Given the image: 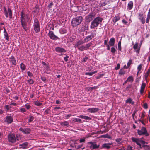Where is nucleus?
<instances>
[{"label":"nucleus","instance_id":"obj_48","mask_svg":"<svg viewBox=\"0 0 150 150\" xmlns=\"http://www.w3.org/2000/svg\"><path fill=\"white\" fill-rule=\"evenodd\" d=\"M28 82L29 83V84H33L34 83V81L33 79H30L28 80Z\"/></svg>","mask_w":150,"mask_h":150},{"label":"nucleus","instance_id":"obj_33","mask_svg":"<svg viewBox=\"0 0 150 150\" xmlns=\"http://www.w3.org/2000/svg\"><path fill=\"white\" fill-rule=\"evenodd\" d=\"M125 71L124 69H120L119 72V74L120 75H123L125 74Z\"/></svg>","mask_w":150,"mask_h":150},{"label":"nucleus","instance_id":"obj_22","mask_svg":"<svg viewBox=\"0 0 150 150\" xmlns=\"http://www.w3.org/2000/svg\"><path fill=\"white\" fill-rule=\"evenodd\" d=\"M115 43V40L114 38H110L109 42V44L110 46H114Z\"/></svg>","mask_w":150,"mask_h":150},{"label":"nucleus","instance_id":"obj_46","mask_svg":"<svg viewBox=\"0 0 150 150\" xmlns=\"http://www.w3.org/2000/svg\"><path fill=\"white\" fill-rule=\"evenodd\" d=\"M143 65L142 64H140V65H139L137 67V69L138 71V72H140V70H141L142 68V66Z\"/></svg>","mask_w":150,"mask_h":150},{"label":"nucleus","instance_id":"obj_32","mask_svg":"<svg viewBox=\"0 0 150 150\" xmlns=\"http://www.w3.org/2000/svg\"><path fill=\"white\" fill-rule=\"evenodd\" d=\"M102 146L103 148H106L107 149H109L110 148V146L108 145L107 143H105L103 144L102 145Z\"/></svg>","mask_w":150,"mask_h":150},{"label":"nucleus","instance_id":"obj_53","mask_svg":"<svg viewBox=\"0 0 150 150\" xmlns=\"http://www.w3.org/2000/svg\"><path fill=\"white\" fill-rule=\"evenodd\" d=\"M138 47V44L137 43H135L134 44V45L133 47V49L134 50H135L137 49Z\"/></svg>","mask_w":150,"mask_h":150},{"label":"nucleus","instance_id":"obj_40","mask_svg":"<svg viewBox=\"0 0 150 150\" xmlns=\"http://www.w3.org/2000/svg\"><path fill=\"white\" fill-rule=\"evenodd\" d=\"M118 50H121V39L119 42L118 43Z\"/></svg>","mask_w":150,"mask_h":150},{"label":"nucleus","instance_id":"obj_37","mask_svg":"<svg viewBox=\"0 0 150 150\" xmlns=\"http://www.w3.org/2000/svg\"><path fill=\"white\" fill-rule=\"evenodd\" d=\"M129 82H132L133 81V79L132 76H130L127 79Z\"/></svg>","mask_w":150,"mask_h":150},{"label":"nucleus","instance_id":"obj_36","mask_svg":"<svg viewBox=\"0 0 150 150\" xmlns=\"http://www.w3.org/2000/svg\"><path fill=\"white\" fill-rule=\"evenodd\" d=\"M34 119V117L32 116H30L28 120V123H31Z\"/></svg>","mask_w":150,"mask_h":150},{"label":"nucleus","instance_id":"obj_38","mask_svg":"<svg viewBox=\"0 0 150 150\" xmlns=\"http://www.w3.org/2000/svg\"><path fill=\"white\" fill-rule=\"evenodd\" d=\"M34 103L36 105L38 106H40L42 104V103L37 101H35Z\"/></svg>","mask_w":150,"mask_h":150},{"label":"nucleus","instance_id":"obj_15","mask_svg":"<svg viewBox=\"0 0 150 150\" xmlns=\"http://www.w3.org/2000/svg\"><path fill=\"white\" fill-rule=\"evenodd\" d=\"M138 19L140 20L142 24H144L145 23V20L143 15L142 13H138Z\"/></svg>","mask_w":150,"mask_h":150},{"label":"nucleus","instance_id":"obj_23","mask_svg":"<svg viewBox=\"0 0 150 150\" xmlns=\"http://www.w3.org/2000/svg\"><path fill=\"white\" fill-rule=\"evenodd\" d=\"M133 3L132 1H129L128 4L127 8L128 9L131 10L133 7Z\"/></svg>","mask_w":150,"mask_h":150},{"label":"nucleus","instance_id":"obj_54","mask_svg":"<svg viewBox=\"0 0 150 150\" xmlns=\"http://www.w3.org/2000/svg\"><path fill=\"white\" fill-rule=\"evenodd\" d=\"M140 143L142 144V145L143 144H147L148 143L146 142L145 141L142 140L141 139Z\"/></svg>","mask_w":150,"mask_h":150},{"label":"nucleus","instance_id":"obj_43","mask_svg":"<svg viewBox=\"0 0 150 150\" xmlns=\"http://www.w3.org/2000/svg\"><path fill=\"white\" fill-rule=\"evenodd\" d=\"M11 106L10 105H7L4 106V108L6 109L7 110V111H8L10 110V109L11 108Z\"/></svg>","mask_w":150,"mask_h":150},{"label":"nucleus","instance_id":"obj_27","mask_svg":"<svg viewBox=\"0 0 150 150\" xmlns=\"http://www.w3.org/2000/svg\"><path fill=\"white\" fill-rule=\"evenodd\" d=\"M126 103H129L133 105L134 103V102L132 101V100L131 98H129L125 101Z\"/></svg>","mask_w":150,"mask_h":150},{"label":"nucleus","instance_id":"obj_3","mask_svg":"<svg viewBox=\"0 0 150 150\" xmlns=\"http://www.w3.org/2000/svg\"><path fill=\"white\" fill-rule=\"evenodd\" d=\"M83 20V18L81 16H79L76 18H74L71 21V25L73 27L79 25Z\"/></svg>","mask_w":150,"mask_h":150},{"label":"nucleus","instance_id":"obj_18","mask_svg":"<svg viewBox=\"0 0 150 150\" xmlns=\"http://www.w3.org/2000/svg\"><path fill=\"white\" fill-rule=\"evenodd\" d=\"M9 60L11 64L16 65V62L14 57L11 56L9 58Z\"/></svg>","mask_w":150,"mask_h":150},{"label":"nucleus","instance_id":"obj_7","mask_svg":"<svg viewBox=\"0 0 150 150\" xmlns=\"http://www.w3.org/2000/svg\"><path fill=\"white\" fill-rule=\"evenodd\" d=\"M48 36L50 38L54 40H57L59 39V37L56 35L54 32L52 31H50L48 34Z\"/></svg>","mask_w":150,"mask_h":150},{"label":"nucleus","instance_id":"obj_1","mask_svg":"<svg viewBox=\"0 0 150 150\" xmlns=\"http://www.w3.org/2000/svg\"><path fill=\"white\" fill-rule=\"evenodd\" d=\"M29 19L30 18L28 15L25 13L23 11H22L21 13V17L20 18L21 23L23 28L26 31L28 29L27 23L28 22Z\"/></svg>","mask_w":150,"mask_h":150},{"label":"nucleus","instance_id":"obj_56","mask_svg":"<svg viewBox=\"0 0 150 150\" xmlns=\"http://www.w3.org/2000/svg\"><path fill=\"white\" fill-rule=\"evenodd\" d=\"M69 58V56L67 55L66 57H64V59L65 61L67 62L68 60V58Z\"/></svg>","mask_w":150,"mask_h":150},{"label":"nucleus","instance_id":"obj_47","mask_svg":"<svg viewBox=\"0 0 150 150\" xmlns=\"http://www.w3.org/2000/svg\"><path fill=\"white\" fill-rule=\"evenodd\" d=\"M116 51V50L114 47H112L111 48V51L113 54H115V53Z\"/></svg>","mask_w":150,"mask_h":150},{"label":"nucleus","instance_id":"obj_4","mask_svg":"<svg viewBox=\"0 0 150 150\" xmlns=\"http://www.w3.org/2000/svg\"><path fill=\"white\" fill-rule=\"evenodd\" d=\"M137 133L139 135H144L146 136H147L149 135L146 128L143 127H142L141 129L137 130Z\"/></svg>","mask_w":150,"mask_h":150},{"label":"nucleus","instance_id":"obj_2","mask_svg":"<svg viewBox=\"0 0 150 150\" xmlns=\"http://www.w3.org/2000/svg\"><path fill=\"white\" fill-rule=\"evenodd\" d=\"M103 19L102 18L100 17H96L91 22L90 25V28L91 29H93L95 27H97L102 22Z\"/></svg>","mask_w":150,"mask_h":150},{"label":"nucleus","instance_id":"obj_31","mask_svg":"<svg viewBox=\"0 0 150 150\" xmlns=\"http://www.w3.org/2000/svg\"><path fill=\"white\" fill-rule=\"evenodd\" d=\"M78 117L81 118L82 119H84L85 120H91V118L88 116H83V115H80Z\"/></svg>","mask_w":150,"mask_h":150},{"label":"nucleus","instance_id":"obj_60","mask_svg":"<svg viewBox=\"0 0 150 150\" xmlns=\"http://www.w3.org/2000/svg\"><path fill=\"white\" fill-rule=\"evenodd\" d=\"M50 109L47 108L46 109L45 111V113L46 114H48L50 113Z\"/></svg>","mask_w":150,"mask_h":150},{"label":"nucleus","instance_id":"obj_62","mask_svg":"<svg viewBox=\"0 0 150 150\" xmlns=\"http://www.w3.org/2000/svg\"><path fill=\"white\" fill-rule=\"evenodd\" d=\"M88 59V57H85L83 59L82 61H83L84 62H86Z\"/></svg>","mask_w":150,"mask_h":150},{"label":"nucleus","instance_id":"obj_50","mask_svg":"<svg viewBox=\"0 0 150 150\" xmlns=\"http://www.w3.org/2000/svg\"><path fill=\"white\" fill-rule=\"evenodd\" d=\"M27 74L30 77L33 76V74L30 71L27 72Z\"/></svg>","mask_w":150,"mask_h":150},{"label":"nucleus","instance_id":"obj_21","mask_svg":"<svg viewBox=\"0 0 150 150\" xmlns=\"http://www.w3.org/2000/svg\"><path fill=\"white\" fill-rule=\"evenodd\" d=\"M146 86V84L144 82H142L141 87V89L140 90V94H142L143 93Z\"/></svg>","mask_w":150,"mask_h":150},{"label":"nucleus","instance_id":"obj_51","mask_svg":"<svg viewBox=\"0 0 150 150\" xmlns=\"http://www.w3.org/2000/svg\"><path fill=\"white\" fill-rule=\"evenodd\" d=\"M25 106L26 107V108L28 110L31 107V106L28 103H26V104H25Z\"/></svg>","mask_w":150,"mask_h":150},{"label":"nucleus","instance_id":"obj_45","mask_svg":"<svg viewBox=\"0 0 150 150\" xmlns=\"http://www.w3.org/2000/svg\"><path fill=\"white\" fill-rule=\"evenodd\" d=\"M85 142V138H81L79 140V142L81 143H84Z\"/></svg>","mask_w":150,"mask_h":150},{"label":"nucleus","instance_id":"obj_39","mask_svg":"<svg viewBox=\"0 0 150 150\" xmlns=\"http://www.w3.org/2000/svg\"><path fill=\"white\" fill-rule=\"evenodd\" d=\"M150 72V70L149 69H148L147 72L145 73V77L146 80L148 78L149 74Z\"/></svg>","mask_w":150,"mask_h":150},{"label":"nucleus","instance_id":"obj_11","mask_svg":"<svg viewBox=\"0 0 150 150\" xmlns=\"http://www.w3.org/2000/svg\"><path fill=\"white\" fill-rule=\"evenodd\" d=\"M131 139L133 142L136 143L137 145L139 146V147L137 148V149L140 150V149H142V148L140 143L141 139L132 137L131 138Z\"/></svg>","mask_w":150,"mask_h":150},{"label":"nucleus","instance_id":"obj_10","mask_svg":"<svg viewBox=\"0 0 150 150\" xmlns=\"http://www.w3.org/2000/svg\"><path fill=\"white\" fill-rule=\"evenodd\" d=\"M131 139L133 142L136 143L137 145L139 146V147L137 148V149L140 150V149H142V148L140 143L141 139L132 137L131 138Z\"/></svg>","mask_w":150,"mask_h":150},{"label":"nucleus","instance_id":"obj_25","mask_svg":"<svg viewBox=\"0 0 150 150\" xmlns=\"http://www.w3.org/2000/svg\"><path fill=\"white\" fill-rule=\"evenodd\" d=\"M84 43V42L82 41H79L77 42L76 44L75 45V47H77L78 48V47H79V46L82 44H83Z\"/></svg>","mask_w":150,"mask_h":150},{"label":"nucleus","instance_id":"obj_35","mask_svg":"<svg viewBox=\"0 0 150 150\" xmlns=\"http://www.w3.org/2000/svg\"><path fill=\"white\" fill-rule=\"evenodd\" d=\"M4 38H5L6 39L7 41L8 42L9 40V36L8 35V34L7 33H4Z\"/></svg>","mask_w":150,"mask_h":150},{"label":"nucleus","instance_id":"obj_28","mask_svg":"<svg viewBox=\"0 0 150 150\" xmlns=\"http://www.w3.org/2000/svg\"><path fill=\"white\" fill-rule=\"evenodd\" d=\"M150 19V8L149 9L148 14L147 15V17L146 20V23H149Z\"/></svg>","mask_w":150,"mask_h":150},{"label":"nucleus","instance_id":"obj_14","mask_svg":"<svg viewBox=\"0 0 150 150\" xmlns=\"http://www.w3.org/2000/svg\"><path fill=\"white\" fill-rule=\"evenodd\" d=\"M95 14L93 13H90L85 17L86 21L87 22H89L95 17Z\"/></svg>","mask_w":150,"mask_h":150},{"label":"nucleus","instance_id":"obj_52","mask_svg":"<svg viewBox=\"0 0 150 150\" xmlns=\"http://www.w3.org/2000/svg\"><path fill=\"white\" fill-rule=\"evenodd\" d=\"M132 60H131V59H130L129 61L127 64V68H128L129 67L130 65L132 64Z\"/></svg>","mask_w":150,"mask_h":150},{"label":"nucleus","instance_id":"obj_20","mask_svg":"<svg viewBox=\"0 0 150 150\" xmlns=\"http://www.w3.org/2000/svg\"><path fill=\"white\" fill-rule=\"evenodd\" d=\"M99 109L96 108H92L87 109V111L90 113H94L98 112Z\"/></svg>","mask_w":150,"mask_h":150},{"label":"nucleus","instance_id":"obj_8","mask_svg":"<svg viewBox=\"0 0 150 150\" xmlns=\"http://www.w3.org/2000/svg\"><path fill=\"white\" fill-rule=\"evenodd\" d=\"M4 13L6 17L8 18V14L9 16V18H12V11L9 8H8V11L6 9L5 7H4Z\"/></svg>","mask_w":150,"mask_h":150},{"label":"nucleus","instance_id":"obj_57","mask_svg":"<svg viewBox=\"0 0 150 150\" xmlns=\"http://www.w3.org/2000/svg\"><path fill=\"white\" fill-rule=\"evenodd\" d=\"M53 4L52 2H51L50 4L48 5V7L49 8H51L52 6L53 5Z\"/></svg>","mask_w":150,"mask_h":150},{"label":"nucleus","instance_id":"obj_24","mask_svg":"<svg viewBox=\"0 0 150 150\" xmlns=\"http://www.w3.org/2000/svg\"><path fill=\"white\" fill-rule=\"evenodd\" d=\"M99 145H97V144L94 143L92 145H91L90 146V148L93 149H96L98 148L99 147Z\"/></svg>","mask_w":150,"mask_h":150},{"label":"nucleus","instance_id":"obj_61","mask_svg":"<svg viewBox=\"0 0 150 150\" xmlns=\"http://www.w3.org/2000/svg\"><path fill=\"white\" fill-rule=\"evenodd\" d=\"M85 74L86 75H88L89 76H92L93 75V74L92 72H86L85 73Z\"/></svg>","mask_w":150,"mask_h":150},{"label":"nucleus","instance_id":"obj_41","mask_svg":"<svg viewBox=\"0 0 150 150\" xmlns=\"http://www.w3.org/2000/svg\"><path fill=\"white\" fill-rule=\"evenodd\" d=\"M120 19V17L118 16H115L114 18L113 21L115 23Z\"/></svg>","mask_w":150,"mask_h":150},{"label":"nucleus","instance_id":"obj_16","mask_svg":"<svg viewBox=\"0 0 150 150\" xmlns=\"http://www.w3.org/2000/svg\"><path fill=\"white\" fill-rule=\"evenodd\" d=\"M19 130L20 131L22 132L25 134H28L30 133L31 130L29 128H19Z\"/></svg>","mask_w":150,"mask_h":150},{"label":"nucleus","instance_id":"obj_34","mask_svg":"<svg viewBox=\"0 0 150 150\" xmlns=\"http://www.w3.org/2000/svg\"><path fill=\"white\" fill-rule=\"evenodd\" d=\"M61 124L62 126H69V123L67 121H64L62 122L61 123Z\"/></svg>","mask_w":150,"mask_h":150},{"label":"nucleus","instance_id":"obj_17","mask_svg":"<svg viewBox=\"0 0 150 150\" xmlns=\"http://www.w3.org/2000/svg\"><path fill=\"white\" fill-rule=\"evenodd\" d=\"M5 121L8 124L11 123L13 121L12 117L10 115L7 116L5 120Z\"/></svg>","mask_w":150,"mask_h":150},{"label":"nucleus","instance_id":"obj_5","mask_svg":"<svg viewBox=\"0 0 150 150\" xmlns=\"http://www.w3.org/2000/svg\"><path fill=\"white\" fill-rule=\"evenodd\" d=\"M33 26L34 30L36 33H38L40 31L39 23L37 18L34 19Z\"/></svg>","mask_w":150,"mask_h":150},{"label":"nucleus","instance_id":"obj_63","mask_svg":"<svg viewBox=\"0 0 150 150\" xmlns=\"http://www.w3.org/2000/svg\"><path fill=\"white\" fill-rule=\"evenodd\" d=\"M147 146H146L145 147L144 149L145 150H150V146L147 145Z\"/></svg>","mask_w":150,"mask_h":150},{"label":"nucleus","instance_id":"obj_59","mask_svg":"<svg viewBox=\"0 0 150 150\" xmlns=\"http://www.w3.org/2000/svg\"><path fill=\"white\" fill-rule=\"evenodd\" d=\"M120 64H117V67H115V69L116 70H118V69H120Z\"/></svg>","mask_w":150,"mask_h":150},{"label":"nucleus","instance_id":"obj_49","mask_svg":"<svg viewBox=\"0 0 150 150\" xmlns=\"http://www.w3.org/2000/svg\"><path fill=\"white\" fill-rule=\"evenodd\" d=\"M122 139L121 138H119L116 139H115V141L117 143H121V142H120V141L122 140Z\"/></svg>","mask_w":150,"mask_h":150},{"label":"nucleus","instance_id":"obj_6","mask_svg":"<svg viewBox=\"0 0 150 150\" xmlns=\"http://www.w3.org/2000/svg\"><path fill=\"white\" fill-rule=\"evenodd\" d=\"M8 141L11 143H13L16 141V138L14 134L10 133L8 136Z\"/></svg>","mask_w":150,"mask_h":150},{"label":"nucleus","instance_id":"obj_29","mask_svg":"<svg viewBox=\"0 0 150 150\" xmlns=\"http://www.w3.org/2000/svg\"><path fill=\"white\" fill-rule=\"evenodd\" d=\"M20 67L22 71L25 70L26 69V66L23 63H21L20 64Z\"/></svg>","mask_w":150,"mask_h":150},{"label":"nucleus","instance_id":"obj_55","mask_svg":"<svg viewBox=\"0 0 150 150\" xmlns=\"http://www.w3.org/2000/svg\"><path fill=\"white\" fill-rule=\"evenodd\" d=\"M74 115H74L68 114L66 116V117L67 119H68L71 116H74Z\"/></svg>","mask_w":150,"mask_h":150},{"label":"nucleus","instance_id":"obj_44","mask_svg":"<svg viewBox=\"0 0 150 150\" xmlns=\"http://www.w3.org/2000/svg\"><path fill=\"white\" fill-rule=\"evenodd\" d=\"M20 112L21 113H24L26 111V110L24 108H20Z\"/></svg>","mask_w":150,"mask_h":150},{"label":"nucleus","instance_id":"obj_58","mask_svg":"<svg viewBox=\"0 0 150 150\" xmlns=\"http://www.w3.org/2000/svg\"><path fill=\"white\" fill-rule=\"evenodd\" d=\"M143 107L145 109H147L148 108L147 104L146 103H145L144 104Z\"/></svg>","mask_w":150,"mask_h":150},{"label":"nucleus","instance_id":"obj_30","mask_svg":"<svg viewBox=\"0 0 150 150\" xmlns=\"http://www.w3.org/2000/svg\"><path fill=\"white\" fill-rule=\"evenodd\" d=\"M67 32V30L64 28H61L59 30V32L61 34L66 33Z\"/></svg>","mask_w":150,"mask_h":150},{"label":"nucleus","instance_id":"obj_13","mask_svg":"<svg viewBox=\"0 0 150 150\" xmlns=\"http://www.w3.org/2000/svg\"><path fill=\"white\" fill-rule=\"evenodd\" d=\"M92 43L91 42L85 45L81 46L78 47V49L80 51H83L84 50H86L89 49L90 47L92 45Z\"/></svg>","mask_w":150,"mask_h":150},{"label":"nucleus","instance_id":"obj_9","mask_svg":"<svg viewBox=\"0 0 150 150\" xmlns=\"http://www.w3.org/2000/svg\"><path fill=\"white\" fill-rule=\"evenodd\" d=\"M96 30H94L93 32H92L90 35L86 37L84 39V41L86 42H87L93 38L96 35Z\"/></svg>","mask_w":150,"mask_h":150},{"label":"nucleus","instance_id":"obj_12","mask_svg":"<svg viewBox=\"0 0 150 150\" xmlns=\"http://www.w3.org/2000/svg\"><path fill=\"white\" fill-rule=\"evenodd\" d=\"M131 139L133 142L136 143L137 145L139 146V147L137 148V149L140 150V149H142V148L140 143L141 139L132 137L131 138Z\"/></svg>","mask_w":150,"mask_h":150},{"label":"nucleus","instance_id":"obj_42","mask_svg":"<svg viewBox=\"0 0 150 150\" xmlns=\"http://www.w3.org/2000/svg\"><path fill=\"white\" fill-rule=\"evenodd\" d=\"M72 120L73 121L75 122H80L81 121V119L76 118H73Z\"/></svg>","mask_w":150,"mask_h":150},{"label":"nucleus","instance_id":"obj_64","mask_svg":"<svg viewBox=\"0 0 150 150\" xmlns=\"http://www.w3.org/2000/svg\"><path fill=\"white\" fill-rule=\"evenodd\" d=\"M106 45V47H107V49L108 50H110V45L109 44L107 45Z\"/></svg>","mask_w":150,"mask_h":150},{"label":"nucleus","instance_id":"obj_19","mask_svg":"<svg viewBox=\"0 0 150 150\" xmlns=\"http://www.w3.org/2000/svg\"><path fill=\"white\" fill-rule=\"evenodd\" d=\"M55 50L58 53H65L66 52V50L65 49L61 47H56L55 48Z\"/></svg>","mask_w":150,"mask_h":150},{"label":"nucleus","instance_id":"obj_26","mask_svg":"<svg viewBox=\"0 0 150 150\" xmlns=\"http://www.w3.org/2000/svg\"><path fill=\"white\" fill-rule=\"evenodd\" d=\"M28 145V143L27 142H25L22 144L19 145L20 148H22L23 149L26 148V147Z\"/></svg>","mask_w":150,"mask_h":150}]
</instances>
